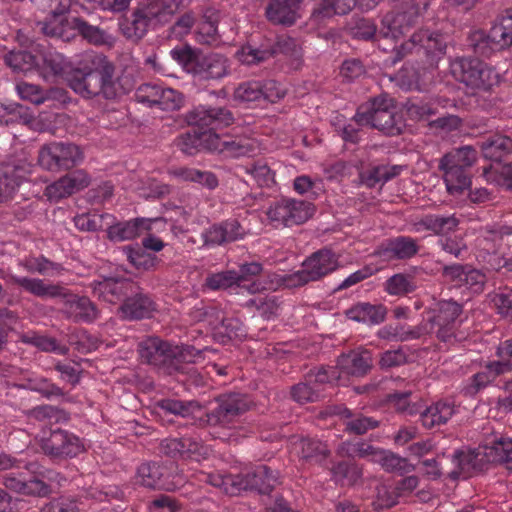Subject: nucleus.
Segmentation results:
<instances>
[{
	"mask_svg": "<svg viewBox=\"0 0 512 512\" xmlns=\"http://www.w3.org/2000/svg\"><path fill=\"white\" fill-rule=\"evenodd\" d=\"M184 103L183 95L172 88H161L156 107L163 111H176Z\"/></svg>",
	"mask_w": 512,
	"mask_h": 512,
	"instance_id": "052dcab7",
	"label": "nucleus"
},
{
	"mask_svg": "<svg viewBox=\"0 0 512 512\" xmlns=\"http://www.w3.org/2000/svg\"><path fill=\"white\" fill-rule=\"evenodd\" d=\"M23 414L27 420L44 425L67 423L70 419L69 413L64 409L48 404L24 410Z\"/></svg>",
	"mask_w": 512,
	"mask_h": 512,
	"instance_id": "473e14b6",
	"label": "nucleus"
},
{
	"mask_svg": "<svg viewBox=\"0 0 512 512\" xmlns=\"http://www.w3.org/2000/svg\"><path fill=\"white\" fill-rule=\"evenodd\" d=\"M354 120L358 125L370 126L387 136L400 135L405 128L402 115L396 111L393 99L383 95L360 105Z\"/></svg>",
	"mask_w": 512,
	"mask_h": 512,
	"instance_id": "39448f33",
	"label": "nucleus"
},
{
	"mask_svg": "<svg viewBox=\"0 0 512 512\" xmlns=\"http://www.w3.org/2000/svg\"><path fill=\"white\" fill-rule=\"evenodd\" d=\"M79 65L67 76L68 85L75 93L86 99L110 100L117 96L115 66L104 54L86 52Z\"/></svg>",
	"mask_w": 512,
	"mask_h": 512,
	"instance_id": "f257e3e1",
	"label": "nucleus"
},
{
	"mask_svg": "<svg viewBox=\"0 0 512 512\" xmlns=\"http://www.w3.org/2000/svg\"><path fill=\"white\" fill-rule=\"evenodd\" d=\"M484 458L487 462L504 464L512 473V439L501 438L492 445H485L483 452L456 451L453 455V463L458 469L451 471L449 476L452 479H458L470 469H476Z\"/></svg>",
	"mask_w": 512,
	"mask_h": 512,
	"instance_id": "6e6552de",
	"label": "nucleus"
},
{
	"mask_svg": "<svg viewBox=\"0 0 512 512\" xmlns=\"http://www.w3.org/2000/svg\"><path fill=\"white\" fill-rule=\"evenodd\" d=\"M481 149L486 158L500 162L504 156L512 153V139L504 135H493L481 143Z\"/></svg>",
	"mask_w": 512,
	"mask_h": 512,
	"instance_id": "4c0bfd02",
	"label": "nucleus"
},
{
	"mask_svg": "<svg viewBox=\"0 0 512 512\" xmlns=\"http://www.w3.org/2000/svg\"><path fill=\"white\" fill-rule=\"evenodd\" d=\"M138 287L129 279L106 278L96 283L93 287L94 294L111 304L123 301L128 295L133 294Z\"/></svg>",
	"mask_w": 512,
	"mask_h": 512,
	"instance_id": "b1692460",
	"label": "nucleus"
},
{
	"mask_svg": "<svg viewBox=\"0 0 512 512\" xmlns=\"http://www.w3.org/2000/svg\"><path fill=\"white\" fill-rule=\"evenodd\" d=\"M301 0H273L266 8V16L276 25L291 26L299 17Z\"/></svg>",
	"mask_w": 512,
	"mask_h": 512,
	"instance_id": "c85d7f7f",
	"label": "nucleus"
},
{
	"mask_svg": "<svg viewBox=\"0 0 512 512\" xmlns=\"http://www.w3.org/2000/svg\"><path fill=\"white\" fill-rule=\"evenodd\" d=\"M332 478L342 485H354L362 476L361 469L354 463L341 461L331 468Z\"/></svg>",
	"mask_w": 512,
	"mask_h": 512,
	"instance_id": "49530a36",
	"label": "nucleus"
},
{
	"mask_svg": "<svg viewBox=\"0 0 512 512\" xmlns=\"http://www.w3.org/2000/svg\"><path fill=\"white\" fill-rule=\"evenodd\" d=\"M428 6V0H410L388 12L381 20L379 36L383 39H399L419 23Z\"/></svg>",
	"mask_w": 512,
	"mask_h": 512,
	"instance_id": "9b49d317",
	"label": "nucleus"
},
{
	"mask_svg": "<svg viewBox=\"0 0 512 512\" xmlns=\"http://www.w3.org/2000/svg\"><path fill=\"white\" fill-rule=\"evenodd\" d=\"M207 286L212 290L227 289L233 284H239V275L236 271H225L214 274L206 279Z\"/></svg>",
	"mask_w": 512,
	"mask_h": 512,
	"instance_id": "338daca9",
	"label": "nucleus"
},
{
	"mask_svg": "<svg viewBox=\"0 0 512 512\" xmlns=\"http://www.w3.org/2000/svg\"><path fill=\"white\" fill-rule=\"evenodd\" d=\"M400 173V168L397 166H376L367 172L360 174L362 183L368 187H374L380 182H387Z\"/></svg>",
	"mask_w": 512,
	"mask_h": 512,
	"instance_id": "09e8293b",
	"label": "nucleus"
},
{
	"mask_svg": "<svg viewBox=\"0 0 512 512\" xmlns=\"http://www.w3.org/2000/svg\"><path fill=\"white\" fill-rule=\"evenodd\" d=\"M337 365L344 373L348 375L363 376L372 367V357L368 351H352L348 354L339 356Z\"/></svg>",
	"mask_w": 512,
	"mask_h": 512,
	"instance_id": "72a5a7b5",
	"label": "nucleus"
},
{
	"mask_svg": "<svg viewBox=\"0 0 512 512\" xmlns=\"http://www.w3.org/2000/svg\"><path fill=\"white\" fill-rule=\"evenodd\" d=\"M419 35V53L426 56L429 66H435L437 61L446 53L447 37L438 32H430L421 29L417 31Z\"/></svg>",
	"mask_w": 512,
	"mask_h": 512,
	"instance_id": "393cba45",
	"label": "nucleus"
},
{
	"mask_svg": "<svg viewBox=\"0 0 512 512\" xmlns=\"http://www.w3.org/2000/svg\"><path fill=\"white\" fill-rule=\"evenodd\" d=\"M454 413L455 408L453 404L438 401L420 413V420L425 428L432 429L447 423Z\"/></svg>",
	"mask_w": 512,
	"mask_h": 512,
	"instance_id": "c9c22d12",
	"label": "nucleus"
},
{
	"mask_svg": "<svg viewBox=\"0 0 512 512\" xmlns=\"http://www.w3.org/2000/svg\"><path fill=\"white\" fill-rule=\"evenodd\" d=\"M70 25L75 29L85 40L93 45H103L109 43L111 36L98 26L89 24L87 21L80 17H72Z\"/></svg>",
	"mask_w": 512,
	"mask_h": 512,
	"instance_id": "ea45409f",
	"label": "nucleus"
},
{
	"mask_svg": "<svg viewBox=\"0 0 512 512\" xmlns=\"http://www.w3.org/2000/svg\"><path fill=\"white\" fill-rule=\"evenodd\" d=\"M2 277L35 297L61 298L62 314L74 322L92 323L99 317V310L88 297L73 294L60 283L14 274L2 275Z\"/></svg>",
	"mask_w": 512,
	"mask_h": 512,
	"instance_id": "f03ea898",
	"label": "nucleus"
},
{
	"mask_svg": "<svg viewBox=\"0 0 512 512\" xmlns=\"http://www.w3.org/2000/svg\"><path fill=\"white\" fill-rule=\"evenodd\" d=\"M90 181V176L85 170H75L48 185L45 195L50 200L58 201L85 189L89 186Z\"/></svg>",
	"mask_w": 512,
	"mask_h": 512,
	"instance_id": "412c9836",
	"label": "nucleus"
},
{
	"mask_svg": "<svg viewBox=\"0 0 512 512\" xmlns=\"http://www.w3.org/2000/svg\"><path fill=\"white\" fill-rule=\"evenodd\" d=\"M218 12L208 8L203 14V20L198 26L196 41L200 44L211 45L218 40L217 30Z\"/></svg>",
	"mask_w": 512,
	"mask_h": 512,
	"instance_id": "a19ab883",
	"label": "nucleus"
},
{
	"mask_svg": "<svg viewBox=\"0 0 512 512\" xmlns=\"http://www.w3.org/2000/svg\"><path fill=\"white\" fill-rule=\"evenodd\" d=\"M187 123L202 132L194 130V136L187 133L182 141L179 143L181 150L190 153L187 141H191L192 146H196V141L206 143L207 145L213 143V137L210 134H215L213 131L222 127L229 126L233 123L234 117L230 110L223 107H197L190 111L186 116Z\"/></svg>",
	"mask_w": 512,
	"mask_h": 512,
	"instance_id": "0eeeda50",
	"label": "nucleus"
},
{
	"mask_svg": "<svg viewBox=\"0 0 512 512\" xmlns=\"http://www.w3.org/2000/svg\"><path fill=\"white\" fill-rule=\"evenodd\" d=\"M290 394L294 401L304 404L317 401L320 397V389L314 387L305 379L304 382L293 385Z\"/></svg>",
	"mask_w": 512,
	"mask_h": 512,
	"instance_id": "13d9d810",
	"label": "nucleus"
},
{
	"mask_svg": "<svg viewBox=\"0 0 512 512\" xmlns=\"http://www.w3.org/2000/svg\"><path fill=\"white\" fill-rule=\"evenodd\" d=\"M5 63L15 72H27L37 65L34 55L28 51H11L5 55Z\"/></svg>",
	"mask_w": 512,
	"mask_h": 512,
	"instance_id": "603ef678",
	"label": "nucleus"
},
{
	"mask_svg": "<svg viewBox=\"0 0 512 512\" xmlns=\"http://www.w3.org/2000/svg\"><path fill=\"white\" fill-rule=\"evenodd\" d=\"M199 480L206 482L223 493L235 496L243 490V474H221V473H204L201 472Z\"/></svg>",
	"mask_w": 512,
	"mask_h": 512,
	"instance_id": "f704fd0d",
	"label": "nucleus"
},
{
	"mask_svg": "<svg viewBox=\"0 0 512 512\" xmlns=\"http://www.w3.org/2000/svg\"><path fill=\"white\" fill-rule=\"evenodd\" d=\"M205 350L196 349L187 344H172L157 336L147 337L138 344V352L142 361L167 374L179 371L181 363L196 362Z\"/></svg>",
	"mask_w": 512,
	"mask_h": 512,
	"instance_id": "20e7f679",
	"label": "nucleus"
},
{
	"mask_svg": "<svg viewBox=\"0 0 512 512\" xmlns=\"http://www.w3.org/2000/svg\"><path fill=\"white\" fill-rule=\"evenodd\" d=\"M151 299L142 293L135 292L127 296L118 308L121 318L126 320H139L148 318L154 311Z\"/></svg>",
	"mask_w": 512,
	"mask_h": 512,
	"instance_id": "cd10ccee",
	"label": "nucleus"
},
{
	"mask_svg": "<svg viewBox=\"0 0 512 512\" xmlns=\"http://www.w3.org/2000/svg\"><path fill=\"white\" fill-rule=\"evenodd\" d=\"M462 313V306L453 300H443L435 304L433 308L425 311L423 322L430 335L443 342L455 337L456 319Z\"/></svg>",
	"mask_w": 512,
	"mask_h": 512,
	"instance_id": "ddd939ff",
	"label": "nucleus"
},
{
	"mask_svg": "<svg viewBox=\"0 0 512 512\" xmlns=\"http://www.w3.org/2000/svg\"><path fill=\"white\" fill-rule=\"evenodd\" d=\"M338 413L347 419L344 423L345 431L350 434L363 435L379 425L377 420L363 415H354L348 408H342Z\"/></svg>",
	"mask_w": 512,
	"mask_h": 512,
	"instance_id": "37998d69",
	"label": "nucleus"
},
{
	"mask_svg": "<svg viewBox=\"0 0 512 512\" xmlns=\"http://www.w3.org/2000/svg\"><path fill=\"white\" fill-rule=\"evenodd\" d=\"M477 160V151L472 146H463L445 154L440 162L442 165L468 170Z\"/></svg>",
	"mask_w": 512,
	"mask_h": 512,
	"instance_id": "79ce46f5",
	"label": "nucleus"
},
{
	"mask_svg": "<svg viewBox=\"0 0 512 512\" xmlns=\"http://www.w3.org/2000/svg\"><path fill=\"white\" fill-rule=\"evenodd\" d=\"M459 221L454 215H426L419 224L427 230L437 234L448 233L454 230Z\"/></svg>",
	"mask_w": 512,
	"mask_h": 512,
	"instance_id": "a18cd8bd",
	"label": "nucleus"
},
{
	"mask_svg": "<svg viewBox=\"0 0 512 512\" xmlns=\"http://www.w3.org/2000/svg\"><path fill=\"white\" fill-rule=\"evenodd\" d=\"M245 170L261 187H269L274 183V173L264 161H256L246 166Z\"/></svg>",
	"mask_w": 512,
	"mask_h": 512,
	"instance_id": "bf43d9fd",
	"label": "nucleus"
},
{
	"mask_svg": "<svg viewBox=\"0 0 512 512\" xmlns=\"http://www.w3.org/2000/svg\"><path fill=\"white\" fill-rule=\"evenodd\" d=\"M243 490H254L260 494L270 493L277 483V476L273 471L261 465L254 470L243 474Z\"/></svg>",
	"mask_w": 512,
	"mask_h": 512,
	"instance_id": "c756f323",
	"label": "nucleus"
},
{
	"mask_svg": "<svg viewBox=\"0 0 512 512\" xmlns=\"http://www.w3.org/2000/svg\"><path fill=\"white\" fill-rule=\"evenodd\" d=\"M163 468L156 462L144 463L138 468L139 482L148 488H164Z\"/></svg>",
	"mask_w": 512,
	"mask_h": 512,
	"instance_id": "de8ad7c7",
	"label": "nucleus"
},
{
	"mask_svg": "<svg viewBox=\"0 0 512 512\" xmlns=\"http://www.w3.org/2000/svg\"><path fill=\"white\" fill-rule=\"evenodd\" d=\"M469 46L483 57L493 51L504 50L512 45V8L498 16L488 33L483 30L473 31L469 36Z\"/></svg>",
	"mask_w": 512,
	"mask_h": 512,
	"instance_id": "9d476101",
	"label": "nucleus"
},
{
	"mask_svg": "<svg viewBox=\"0 0 512 512\" xmlns=\"http://www.w3.org/2000/svg\"><path fill=\"white\" fill-rule=\"evenodd\" d=\"M40 447L45 455L60 460L76 457L85 449L78 436L60 428L43 431Z\"/></svg>",
	"mask_w": 512,
	"mask_h": 512,
	"instance_id": "f3484780",
	"label": "nucleus"
},
{
	"mask_svg": "<svg viewBox=\"0 0 512 512\" xmlns=\"http://www.w3.org/2000/svg\"><path fill=\"white\" fill-rule=\"evenodd\" d=\"M377 463L389 472H410L414 470V467L408 463L407 459L386 450L382 451V455Z\"/></svg>",
	"mask_w": 512,
	"mask_h": 512,
	"instance_id": "0e129e2a",
	"label": "nucleus"
},
{
	"mask_svg": "<svg viewBox=\"0 0 512 512\" xmlns=\"http://www.w3.org/2000/svg\"><path fill=\"white\" fill-rule=\"evenodd\" d=\"M170 55L190 74L204 80H218L229 73V60L222 54H203L186 45L171 50Z\"/></svg>",
	"mask_w": 512,
	"mask_h": 512,
	"instance_id": "423d86ee",
	"label": "nucleus"
},
{
	"mask_svg": "<svg viewBox=\"0 0 512 512\" xmlns=\"http://www.w3.org/2000/svg\"><path fill=\"white\" fill-rule=\"evenodd\" d=\"M39 512H79V508L74 498L62 495L44 504Z\"/></svg>",
	"mask_w": 512,
	"mask_h": 512,
	"instance_id": "69168bd1",
	"label": "nucleus"
},
{
	"mask_svg": "<svg viewBox=\"0 0 512 512\" xmlns=\"http://www.w3.org/2000/svg\"><path fill=\"white\" fill-rule=\"evenodd\" d=\"M314 213L312 203L284 198L271 204L266 216L274 227H291L306 222Z\"/></svg>",
	"mask_w": 512,
	"mask_h": 512,
	"instance_id": "dca6fc26",
	"label": "nucleus"
},
{
	"mask_svg": "<svg viewBox=\"0 0 512 512\" xmlns=\"http://www.w3.org/2000/svg\"><path fill=\"white\" fill-rule=\"evenodd\" d=\"M258 81H246L237 86L234 90V99L241 102H251L262 98L263 91Z\"/></svg>",
	"mask_w": 512,
	"mask_h": 512,
	"instance_id": "680f3d73",
	"label": "nucleus"
},
{
	"mask_svg": "<svg viewBox=\"0 0 512 512\" xmlns=\"http://www.w3.org/2000/svg\"><path fill=\"white\" fill-rule=\"evenodd\" d=\"M349 33L353 38L365 41L382 38L374 22L366 18L355 20L349 27Z\"/></svg>",
	"mask_w": 512,
	"mask_h": 512,
	"instance_id": "6e6d98bb",
	"label": "nucleus"
},
{
	"mask_svg": "<svg viewBox=\"0 0 512 512\" xmlns=\"http://www.w3.org/2000/svg\"><path fill=\"white\" fill-rule=\"evenodd\" d=\"M439 168L444 173V181L446 184L447 191L450 194H460L470 186L471 180L468 170L453 167L450 165H442L441 162L439 164Z\"/></svg>",
	"mask_w": 512,
	"mask_h": 512,
	"instance_id": "e433bc0d",
	"label": "nucleus"
},
{
	"mask_svg": "<svg viewBox=\"0 0 512 512\" xmlns=\"http://www.w3.org/2000/svg\"><path fill=\"white\" fill-rule=\"evenodd\" d=\"M191 0H143L120 25L122 34L133 42L144 38L149 29L163 25Z\"/></svg>",
	"mask_w": 512,
	"mask_h": 512,
	"instance_id": "7ed1b4c3",
	"label": "nucleus"
},
{
	"mask_svg": "<svg viewBox=\"0 0 512 512\" xmlns=\"http://www.w3.org/2000/svg\"><path fill=\"white\" fill-rule=\"evenodd\" d=\"M53 115L43 112L34 116L28 107L21 104H0V124H23L29 129L43 132L50 128Z\"/></svg>",
	"mask_w": 512,
	"mask_h": 512,
	"instance_id": "6ab92c4d",
	"label": "nucleus"
},
{
	"mask_svg": "<svg viewBox=\"0 0 512 512\" xmlns=\"http://www.w3.org/2000/svg\"><path fill=\"white\" fill-rule=\"evenodd\" d=\"M281 53L290 57L295 66L298 67L302 59L301 47L296 40L291 37H279L274 46L270 47H253L246 45L237 52L238 60L248 66L259 65Z\"/></svg>",
	"mask_w": 512,
	"mask_h": 512,
	"instance_id": "2eb2a0df",
	"label": "nucleus"
},
{
	"mask_svg": "<svg viewBox=\"0 0 512 512\" xmlns=\"http://www.w3.org/2000/svg\"><path fill=\"white\" fill-rule=\"evenodd\" d=\"M416 285L411 276L398 273L386 281V291L390 295H405L413 292Z\"/></svg>",
	"mask_w": 512,
	"mask_h": 512,
	"instance_id": "4d7b16f0",
	"label": "nucleus"
},
{
	"mask_svg": "<svg viewBox=\"0 0 512 512\" xmlns=\"http://www.w3.org/2000/svg\"><path fill=\"white\" fill-rule=\"evenodd\" d=\"M512 235V228L506 225L492 224L480 229L479 246L488 254L500 252L505 236Z\"/></svg>",
	"mask_w": 512,
	"mask_h": 512,
	"instance_id": "2f4dec72",
	"label": "nucleus"
},
{
	"mask_svg": "<svg viewBox=\"0 0 512 512\" xmlns=\"http://www.w3.org/2000/svg\"><path fill=\"white\" fill-rule=\"evenodd\" d=\"M157 406L166 413L188 417L201 410L200 405L195 401L183 402L176 399H162L157 402Z\"/></svg>",
	"mask_w": 512,
	"mask_h": 512,
	"instance_id": "8fccbe9b",
	"label": "nucleus"
},
{
	"mask_svg": "<svg viewBox=\"0 0 512 512\" xmlns=\"http://www.w3.org/2000/svg\"><path fill=\"white\" fill-rule=\"evenodd\" d=\"M157 219H154L156 221ZM153 219L147 218H135L130 221L117 222L107 225V237L114 242H122L134 239L139 236L142 232L151 229Z\"/></svg>",
	"mask_w": 512,
	"mask_h": 512,
	"instance_id": "a878e982",
	"label": "nucleus"
},
{
	"mask_svg": "<svg viewBox=\"0 0 512 512\" xmlns=\"http://www.w3.org/2000/svg\"><path fill=\"white\" fill-rule=\"evenodd\" d=\"M209 136L213 137V143L208 144V149L217 150L226 157H252L259 151L258 142L249 137H235L230 140H222L217 134H210Z\"/></svg>",
	"mask_w": 512,
	"mask_h": 512,
	"instance_id": "5701e85b",
	"label": "nucleus"
},
{
	"mask_svg": "<svg viewBox=\"0 0 512 512\" xmlns=\"http://www.w3.org/2000/svg\"><path fill=\"white\" fill-rule=\"evenodd\" d=\"M129 262L137 269L150 270L156 265V257L141 248L125 247Z\"/></svg>",
	"mask_w": 512,
	"mask_h": 512,
	"instance_id": "e2e57ef3",
	"label": "nucleus"
},
{
	"mask_svg": "<svg viewBox=\"0 0 512 512\" xmlns=\"http://www.w3.org/2000/svg\"><path fill=\"white\" fill-rule=\"evenodd\" d=\"M419 251L417 240L409 236L387 239L375 251V255L385 261L408 260Z\"/></svg>",
	"mask_w": 512,
	"mask_h": 512,
	"instance_id": "4be33fe9",
	"label": "nucleus"
},
{
	"mask_svg": "<svg viewBox=\"0 0 512 512\" xmlns=\"http://www.w3.org/2000/svg\"><path fill=\"white\" fill-rule=\"evenodd\" d=\"M20 98L30 101L36 105L44 103L50 98L53 90H44L40 86L28 82H20L16 85Z\"/></svg>",
	"mask_w": 512,
	"mask_h": 512,
	"instance_id": "864d4df0",
	"label": "nucleus"
},
{
	"mask_svg": "<svg viewBox=\"0 0 512 512\" xmlns=\"http://www.w3.org/2000/svg\"><path fill=\"white\" fill-rule=\"evenodd\" d=\"M160 452L171 458L200 461L207 455V449L191 437L166 438L160 443Z\"/></svg>",
	"mask_w": 512,
	"mask_h": 512,
	"instance_id": "aec40b11",
	"label": "nucleus"
},
{
	"mask_svg": "<svg viewBox=\"0 0 512 512\" xmlns=\"http://www.w3.org/2000/svg\"><path fill=\"white\" fill-rule=\"evenodd\" d=\"M20 265L29 273L48 277L60 276L65 270L62 264L53 262L43 255L26 258Z\"/></svg>",
	"mask_w": 512,
	"mask_h": 512,
	"instance_id": "58836bf2",
	"label": "nucleus"
},
{
	"mask_svg": "<svg viewBox=\"0 0 512 512\" xmlns=\"http://www.w3.org/2000/svg\"><path fill=\"white\" fill-rule=\"evenodd\" d=\"M338 378V371L333 367L310 370L305 376V379L318 389L321 385L336 381Z\"/></svg>",
	"mask_w": 512,
	"mask_h": 512,
	"instance_id": "774afa93",
	"label": "nucleus"
},
{
	"mask_svg": "<svg viewBox=\"0 0 512 512\" xmlns=\"http://www.w3.org/2000/svg\"><path fill=\"white\" fill-rule=\"evenodd\" d=\"M348 319L367 325H378L385 320L386 308L383 305H373L360 302L345 311Z\"/></svg>",
	"mask_w": 512,
	"mask_h": 512,
	"instance_id": "7c9ffc66",
	"label": "nucleus"
},
{
	"mask_svg": "<svg viewBox=\"0 0 512 512\" xmlns=\"http://www.w3.org/2000/svg\"><path fill=\"white\" fill-rule=\"evenodd\" d=\"M453 78L473 91H488L499 83V74L473 57H456L450 62Z\"/></svg>",
	"mask_w": 512,
	"mask_h": 512,
	"instance_id": "1a4fd4ad",
	"label": "nucleus"
},
{
	"mask_svg": "<svg viewBox=\"0 0 512 512\" xmlns=\"http://www.w3.org/2000/svg\"><path fill=\"white\" fill-rule=\"evenodd\" d=\"M338 257L330 249L323 248L314 252L302 264V269L282 277V284L287 288H296L310 281H317L335 271Z\"/></svg>",
	"mask_w": 512,
	"mask_h": 512,
	"instance_id": "f8f14e48",
	"label": "nucleus"
},
{
	"mask_svg": "<svg viewBox=\"0 0 512 512\" xmlns=\"http://www.w3.org/2000/svg\"><path fill=\"white\" fill-rule=\"evenodd\" d=\"M249 399L238 393L221 395L217 407L206 413V423L210 426H227L250 409Z\"/></svg>",
	"mask_w": 512,
	"mask_h": 512,
	"instance_id": "a211bd4d",
	"label": "nucleus"
},
{
	"mask_svg": "<svg viewBox=\"0 0 512 512\" xmlns=\"http://www.w3.org/2000/svg\"><path fill=\"white\" fill-rule=\"evenodd\" d=\"M82 149L72 142H52L39 150L38 163L47 171L69 170L83 161Z\"/></svg>",
	"mask_w": 512,
	"mask_h": 512,
	"instance_id": "4468645a",
	"label": "nucleus"
},
{
	"mask_svg": "<svg viewBox=\"0 0 512 512\" xmlns=\"http://www.w3.org/2000/svg\"><path fill=\"white\" fill-rule=\"evenodd\" d=\"M27 169L22 163L5 162L0 170V199H10L25 179Z\"/></svg>",
	"mask_w": 512,
	"mask_h": 512,
	"instance_id": "bb28decb",
	"label": "nucleus"
},
{
	"mask_svg": "<svg viewBox=\"0 0 512 512\" xmlns=\"http://www.w3.org/2000/svg\"><path fill=\"white\" fill-rule=\"evenodd\" d=\"M301 457L307 461L321 463L330 454L326 444L319 440L303 439L301 441Z\"/></svg>",
	"mask_w": 512,
	"mask_h": 512,
	"instance_id": "3c124183",
	"label": "nucleus"
},
{
	"mask_svg": "<svg viewBox=\"0 0 512 512\" xmlns=\"http://www.w3.org/2000/svg\"><path fill=\"white\" fill-rule=\"evenodd\" d=\"M110 214L87 213L74 217L75 226L82 231L94 232L104 228L106 220H112Z\"/></svg>",
	"mask_w": 512,
	"mask_h": 512,
	"instance_id": "5fc2aeb1",
	"label": "nucleus"
},
{
	"mask_svg": "<svg viewBox=\"0 0 512 512\" xmlns=\"http://www.w3.org/2000/svg\"><path fill=\"white\" fill-rule=\"evenodd\" d=\"M483 176L487 182L512 190V161L508 164H491L483 168Z\"/></svg>",
	"mask_w": 512,
	"mask_h": 512,
	"instance_id": "c03bdc74",
	"label": "nucleus"
}]
</instances>
